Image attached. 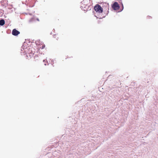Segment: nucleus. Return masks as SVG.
<instances>
[{"label":"nucleus","instance_id":"nucleus-1","mask_svg":"<svg viewBox=\"0 0 158 158\" xmlns=\"http://www.w3.org/2000/svg\"><path fill=\"white\" fill-rule=\"evenodd\" d=\"M94 10L98 13H101L102 12V8L99 5H97L94 7Z\"/></svg>","mask_w":158,"mask_h":158},{"label":"nucleus","instance_id":"nucleus-2","mask_svg":"<svg viewBox=\"0 0 158 158\" xmlns=\"http://www.w3.org/2000/svg\"><path fill=\"white\" fill-rule=\"evenodd\" d=\"M112 8L115 10H117L119 9V6L117 2H115L113 5Z\"/></svg>","mask_w":158,"mask_h":158},{"label":"nucleus","instance_id":"nucleus-3","mask_svg":"<svg viewBox=\"0 0 158 158\" xmlns=\"http://www.w3.org/2000/svg\"><path fill=\"white\" fill-rule=\"evenodd\" d=\"M19 33V32L15 29H14L12 32V34L15 35H17Z\"/></svg>","mask_w":158,"mask_h":158},{"label":"nucleus","instance_id":"nucleus-4","mask_svg":"<svg viewBox=\"0 0 158 158\" xmlns=\"http://www.w3.org/2000/svg\"><path fill=\"white\" fill-rule=\"evenodd\" d=\"M5 24V21L4 20L2 19L0 20V25H3Z\"/></svg>","mask_w":158,"mask_h":158},{"label":"nucleus","instance_id":"nucleus-5","mask_svg":"<svg viewBox=\"0 0 158 158\" xmlns=\"http://www.w3.org/2000/svg\"><path fill=\"white\" fill-rule=\"evenodd\" d=\"M2 15V13H1V12L0 11V17H1Z\"/></svg>","mask_w":158,"mask_h":158},{"label":"nucleus","instance_id":"nucleus-6","mask_svg":"<svg viewBox=\"0 0 158 158\" xmlns=\"http://www.w3.org/2000/svg\"><path fill=\"white\" fill-rule=\"evenodd\" d=\"M45 47V46H43L42 48H43Z\"/></svg>","mask_w":158,"mask_h":158},{"label":"nucleus","instance_id":"nucleus-7","mask_svg":"<svg viewBox=\"0 0 158 158\" xmlns=\"http://www.w3.org/2000/svg\"><path fill=\"white\" fill-rule=\"evenodd\" d=\"M122 5L123 7V4H122Z\"/></svg>","mask_w":158,"mask_h":158}]
</instances>
